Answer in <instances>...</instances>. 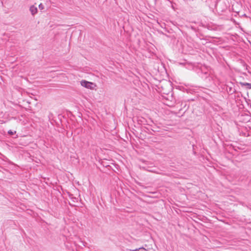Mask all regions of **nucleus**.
Wrapping results in <instances>:
<instances>
[{
  "instance_id": "nucleus-1",
  "label": "nucleus",
  "mask_w": 251,
  "mask_h": 251,
  "mask_svg": "<svg viewBox=\"0 0 251 251\" xmlns=\"http://www.w3.org/2000/svg\"><path fill=\"white\" fill-rule=\"evenodd\" d=\"M81 85L88 89H93L95 84L94 83L82 80L80 81Z\"/></svg>"
},
{
  "instance_id": "nucleus-2",
  "label": "nucleus",
  "mask_w": 251,
  "mask_h": 251,
  "mask_svg": "<svg viewBox=\"0 0 251 251\" xmlns=\"http://www.w3.org/2000/svg\"><path fill=\"white\" fill-rule=\"evenodd\" d=\"M29 11L31 12L32 15L34 16L36 14H37L38 12V9L37 7L33 5L30 7Z\"/></svg>"
},
{
  "instance_id": "nucleus-3",
  "label": "nucleus",
  "mask_w": 251,
  "mask_h": 251,
  "mask_svg": "<svg viewBox=\"0 0 251 251\" xmlns=\"http://www.w3.org/2000/svg\"><path fill=\"white\" fill-rule=\"evenodd\" d=\"M226 89L227 93L230 95H232L236 92V90L234 87H233L232 86H229L228 85L226 86Z\"/></svg>"
},
{
  "instance_id": "nucleus-4",
  "label": "nucleus",
  "mask_w": 251,
  "mask_h": 251,
  "mask_svg": "<svg viewBox=\"0 0 251 251\" xmlns=\"http://www.w3.org/2000/svg\"><path fill=\"white\" fill-rule=\"evenodd\" d=\"M242 86H246L249 89H251V83H247V82H243L241 83Z\"/></svg>"
},
{
  "instance_id": "nucleus-5",
  "label": "nucleus",
  "mask_w": 251,
  "mask_h": 251,
  "mask_svg": "<svg viewBox=\"0 0 251 251\" xmlns=\"http://www.w3.org/2000/svg\"><path fill=\"white\" fill-rule=\"evenodd\" d=\"M70 198L72 200V201L74 202L77 201V199L75 197H74L73 195H70Z\"/></svg>"
},
{
  "instance_id": "nucleus-6",
  "label": "nucleus",
  "mask_w": 251,
  "mask_h": 251,
  "mask_svg": "<svg viewBox=\"0 0 251 251\" xmlns=\"http://www.w3.org/2000/svg\"><path fill=\"white\" fill-rule=\"evenodd\" d=\"M39 8L40 9V10H43L44 9V5L42 4V3H40L39 5Z\"/></svg>"
},
{
  "instance_id": "nucleus-7",
  "label": "nucleus",
  "mask_w": 251,
  "mask_h": 251,
  "mask_svg": "<svg viewBox=\"0 0 251 251\" xmlns=\"http://www.w3.org/2000/svg\"><path fill=\"white\" fill-rule=\"evenodd\" d=\"M15 132H16V131L13 132V131H11V130H9V131H8V133L9 134H10V135H13V134H14V133H15Z\"/></svg>"
},
{
  "instance_id": "nucleus-8",
  "label": "nucleus",
  "mask_w": 251,
  "mask_h": 251,
  "mask_svg": "<svg viewBox=\"0 0 251 251\" xmlns=\"http://www.w3.org/2000/svg\"><path fill=\"white\" fill-rule=\"evenodd\" d=\"M139 251H148L144 248H140Z\"/></svg>"
},
{
  "instance_id": "nucleus-9",
  "label": "nucleus",
  "mask_w": 251,
  "mask_h": 251,
  "mask_svg": "<svg viewBox=\"0 0 251 251\" xmlns=\"http://www.w3.org/2000/svg\"><path fill=\"white\" fill-rule=\"evenodd\" d=\"M130 251H140V248H138V249L130 250Z\"/></svg>"
},
{
  "instance_id": "nucleus-10",
  "label": "nucleus",
  "mask_w": 251,
  "mask_h": 251,
  "mask_svg": "<svg viewBox=\"0 0 251 251\" xmlns=\"http://www.w3.org/2000/svg\"><path fill=\"white\" fill-rule=\"evenodd\" d=\"M82 244L83 245V246H85L84 242H82Z\"/></svg>"
}]
</instances>
